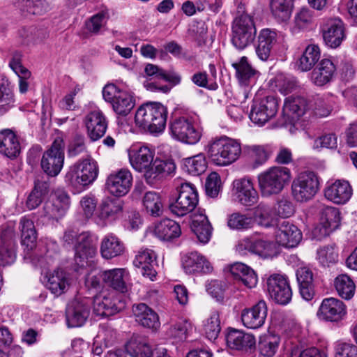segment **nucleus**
Instances as JSON below:
<instances>
[{"label": "nucleus", "mask_w": 357, "mask_h": 357, "mask_svg": "<svg viewBox=\"0 0 357 357\" xmlns=\"http://www.w3.org/2000/svg\"><path fill=\"white\" fill-rule=\"evenodd\" d=\"M205 150L211 162L220 167L228 166L235 162L242 153L241 143L227 136L211 139Z\"/></svg>", "instance_id": "1"}, {"label": "nucleus", "mask_w": 357, "mask_h": 357, "mask_svg": "<svg viewBox=\"0 0 357 357\" xmlns=\"http://www.w3.org/2000/svg\"><path fill=\"white\" fill-rule=\"evenodd\" d=\"M168 111L158 102H149L141 105L135 116L136 125L151 134L163 132L166 127Z\"/></svg>", "instance_id": "2"}, {"label": "nucleus", "mask_w": 357, "mask_h": 357, "mask_svg": "<svg viewBox=\"0 0 357 357\" xmlns=\"http://www.w3.org/2000/svg\"><path fill=\"white\" fill-rule=\"evenodd\" d=\"M97 162L90 155L81 158L69 167L65 177V183L75 189H81L92 184L98 176Z\"/></svg>", "instance_id": "3"}, {"label": "nucleus", "mask_w": 357, "mask_h": 357, "mask_svg": "<svg viewBox=\"0 0 357 357\" xmlns=\"http://www.w3.org/2000/svg\"><path fill=\"white\" fill-rule=\"evenodd\" d=\"M291 177L290 170L284 167H273L258 175V184L262 197L280 193Z\"/></svg>", "instance_id": "4"}, {"label": "nucleus", "mask_w": 357, "mask_h": 357, "mask_svg": "<svg viewBox=\"0 0 357 357\" xmlns=\"http://www.w3.org/2000/svg\"><path fill=\"white\" fill-rule=\"evenodd\" d=\"M177 196L169 201V209L175 215L183 217L194 211L198 204V192L190 183L182 182L176 187Z\"/></svg>", "instance_id": "5"}, {"label": "nucleus", "mask_w": 357, "mask_h": 357, "mask_svg": "<svg viewBox=\"0 0 357 357\" xmlns=\"http://www.w3.org/2000/svg\"><path fill=\"white\" fill-rule=\"evenodd\" d=\"M256 33L255 22L249 15L243 13L234 20L231 41L237 50H243L251 45L256 37Z\"/></svg>", "instance_id": "6"}, {"label": "nucleus", "mask_w": 357, "mask_h": 357, "mask_svg": "<svg viewBox=\"0 0 357 357\" xmlns=\"http://www.w3.org/2000/svg\"><path fill=\"white\" fill-rule=\"evenodd\" d=\"M64 142L56 137L50 147L44 152L40 167L43 172L50 177H56L61 172L64 164Z\"/></svg>", "instance_id": "7"}, {"label": "nucleus", "mask_w": 357, "mask_h": 357, "mask_svg": "<svg viewBox=\"0 0 357 357\" xmlns=\"http://www.w3.org/2000/svg\"><path fill=\"white\" fill-rule=\"evenodd\" d=\"M172 137L183 144L195 145L202 137V130L196 128L191 119L180 116L172 119L169 123Z\"/></svg>", "instance_id": "8"}, {"label": "nucleus", "mask_w": 357, "mask_h": 357, "mask_svg": "<svg viewBox=\"0 0 357 357\" xmlns=\"http://www.w3.org/2000/svg\"><path fill=\"white\" fill-rule=\"evenodd\" d=\"M102 96L105 101L112 104L113 110L119 116H127L135 105V99L130 93L119 89L114 84L104 86Z\"/></svg>", "instance_id": "9"}, {"label": "nucleus", "mask_w": 357, "mask_h": 357, "mask_svg": "<svg viewBox=\"0 0 357 357\" xmlns=\"http://www.w3.org/2000/svg\"><path fill=\"white\" fill-rule=\"evenodd\" d=\"M126 304L121 295L114 292H102L93 300V313L99 317L113 316L126 308Z\"/></svg>", "instance_id": "10"}, {"label": "nucleus", "mask_w": 357, "mask_h": 357, "mask_svg": "<svg viewBox=\"0 0 357 357\" xmlns=\"http://www.w3.org/2000/svg\"><path fill=\"white\" fill-rule=\"evenodd\" d=\"M319 185L318 177L314 172H302L292 182V195L298 202H307L317 194Z\"/></svg>", "instance_id": "11"}, {"label": "nucleus", "mask_w": 357, "mask_h": 357, "mask_svg": "<svg viewBox=\"0 0 357 357\" xmlns=\"http://www.w3.org/2000/svg\"><path fill=\"white\" fill-rule=\"evenodd\" d=\"M278 107V99L273 96L255 99L251 106L250 119L253 123L262 126L276 115Z\"/></svg>", "instance_id": "12"}, {"label": "nucleus", "mask_w": 357, "mask_h": 357, "mask_svg": "<svg viewBox=\"0 0 357 357\" xmlns=\"http://www.w3.org/2000/svg\"><path fill=\"white\" fill-rule=\"evenodd\" d=\"M267 290L271 298L280 305L288 304L292 297V291L287 279L281 275H271L266 281Z\"/></svg>", "instance_id": "13"}, {"label": "nucleus", "mask_w": 357, "mask_h": 357, "mask_svg": "<svg viewBox=\"0 0 357 357\" xmlns=\"http://www.w3.org/2000/svg\"><path fill=\"white\" fill-rule=\"evenodd\" d=\"M90 301L89 299H75L68 304L66 310V319L68 327L82 326L90 314Z\"/></svg>", "instance_id": "14"}, {"label": "nucleus", "mask_w": 357, "mask_h": 357, "mask_svg": "<svg viewBox=\"0 0 357 357\" xmlns=\"http://www.w3.org/2000/svg\"><path fill=\"white\" fill-rule=\"evenodd\" d=\"M340 223V213L337 208L332 206L324 207L321 210L320 224L313 230L314 238L318 240L328 236L337 229Z\"/></svg>", "instance_id": "15"}, {"label": "nucleus", "mask_w": 357, "mask_h": 357, "mask_svg": "<svg viewBox=\"0 0 357 357\" xmlns=\"http://www.w3.org/2000/svg\"><path fill=\"white\" fill-rule=\"evenodd\" d=\"M132 176L127 169L111 173L107 178L105 186L108 192L116 197L126 195L132 186Z\"/></svg>", "instance_id": "16"}, {"label": "nucleus", "mask_w": 357, "mask_h": 357, "mask_svg": "<svg viewBox=\"0 0 357 357\" xmlns=\"http://www.w3.org/2000/svg\"><path fill=\"white\" fill-rule=\"evenodd\" d=\"M233 195L235 199L245 206H252L259 199L257 191L250 178H241L233 181Z\"/></svg>", "instance_id": "17"}, {"label": "nucleus", "mask_w": 357, "mask_h": 357, "mask_svg": "<svg viewBox=\"0 0 357 357\" xmlns=\"http://www.w3.org/2000/svg\"><path fill=\"white\" fill-rule=\"evenodd\" d=\"M97 238L89 232L79 234L78 241L75 244V261L79 267L84 266L88 258L96 253Z\"/></svg>", "instance_id": "18"}, {"label": "nucleus", "mask_w": 357, "mask_h": 357, "mask_svg": "<svg viewBox=\"0 0 357 357\" xmlns=\"http://www.w3.org/2000/svg\"><path fill=\"white\" fill-rule=\"evenodd\" d=\"M84 121L87 135L91 141H97L105 135L108 121L102 111H91L85 116Z\"/></svg>", "instance_id": "19"}, {"label": "nucleus", "mask_w": 357, "mask_h": 357, "mask_svg": "<svg viewBox=\"0 0 357 357\" xmlns=\"http://www.w3.org/2000/svg\"><path fill=\"white\" fill-rule=\"evenodd\" d=\"M267 312L266 302L260 300L252 307L244 309L241 312L242 323L248 328H259L265 323Z\"/></svg>", "instance_id": "20"}, {"label": "nucleus", "mask_w": 357, "mask_h": 357, "mask_svg": "<svg viewBox=\"0 0 357 357\" xmlns=\"http://www.w3.org/2000/svg\"><path fill=\"white\" fill-rule=\"evenodd\" d=\"M156 254L151 249L139 250L133 261L135 266L140 269L143 276L153 281L157 275L158 264L156 261Z\"/></svg>", "instance_id": "21"}, {"label": "nucleus", "mask_w": 357, "mask_h": 357, "mask_svg": "<svg viewBox=\"0 0 357 357\" xmlns=\"http://www.w3.org/2000/svg\"><path fill=\"white\" fill-rule=\"evenodd\" d=\"M344 303L335 298H324L317 312V316L325 321H338L346 314Z\"/></svg>", "instance_id": "22"}, {"label": "nucleus", "mask_w": 357, "mask_h": 357, "mask_svg": "<svg viewBox=\"0 0 357 357\" xmlns=\"http://www.w3.org/2000/svg\"><path fill=\"white\" fill-rule=\"evenodd\" d=\"M302 239L300 229L288 221H282L275 231L276 242L286 248L296 247Z\"/></svg>", "instance_id": "23"}, {"label": "nucleus", "mask_w": 357, "mask_h": 357, "mask_svg": "<svg viewBox=\"0 0 357 357\" xmlns=\"http://www.w3.org/2000/svg\"><path fill=\"white\" fill-rule=\"evenodd\" d=\"M182 266L187 274H208L213 270L208 259L197 252H192L183 256Z\"/></svg>", "instance_id": "24"}, {"label": "nucleus", "mask_w": 357, "mask_h": 357, "mask_svg": "<svg viewBox=\"0 0 357 357\" xmlns=\"http://www.w3.org/2000/svg\"><path fill=\"white\" fill-rule=\"evenodd\" d=\"M336 72V66L328 59H321L310 73V80L318 86H322L331 82Z\"/></svg>", "instance_id": "25"}, {"label": "nucleus", "mask_w": 357, "mask_h": 357, "mask_svg": "<svg viewBox=\"0 0 357 357\" xmlns=\"http://www.w3.org/2000/svg\"><path fill=\"white\" fill-rule=\"evenodd\" d=\"M308 109L307 101L303 97H288L282 108V114L286 121L292 123L304 115Z\"/></svg>", "instance_id": "26"}, {"label": "nucleus", "mask_w": 357, "mask_h": 357, "mask_svg": "<svg viewBox=\"0 0 357 357\" xmlns=\"http://www.w3.org/2000/svg\"><path fill=\"white\" fill-rule=\"evenodd\" d=\"M132 312L135 321L144 327L156 330L160 326L158 314L144 303L134 305Z\"/></svg>", "instance_id": "27"}, {"label": "nucleus", "mask_w": 357, "mask_h": 357, "mask_svg": "<svg viewBox=\"0 0 357 357\" xmlns=\"http://www.w3.org/2000/svg\"><path fill=\"white\" fill-rule=\"evenodd\" d=\"M352 195V189L347 181H336L324 191L326 198L335 204H344L347 202Z\"/></svg>", "instance_id": "28"}, {"label": "nucleus", "mask_w": 357, "mask_h": 357, "mask_svg": "<svg viewBox=\"0 0 357 357\" xmlns=\"http://www.w3.org/2000/svg\"><path fill=\"white\" fill-rule=\"evenodd\" d=\"M21 146L18 137L10 129L0 131V153L13 159L19 155Z\"/></svg>", "instance_id": "29"}, {"label": "nucleus", "mask_w": 357, "mask_h": 357, "mask_svg": "<svg viewBox=\"0 0 357 357\" xmlns=\"http://www.w3.org/2000/svg\"><path fill=\"white\" fill-rule=\"evenodd\" d=\"M12 230L2 232L0 240V263L2 266L10 265L15 260V241Z\"/></svg>", "instance_id": "30"}, {"label": "nucleus", "mask_w": 357, "mask_h": 357, "mask_svg": "<svg viewBox=\"0 0 357 357\" xmlns=\"http://www.w3.org/2000/svg\"><path fill=\"white\" fill-rule=\"evenodd\" d=\"M276 40L277 33L275 31L269 29H264L259 32L255 47V52L259 59L268 60Z\"/></svg>", "instance_id": "31"}, {"label": "nucleus", "mask_w": 357, "mask_h": 357, "mask_svg": "<svg viewBox=\"0 0 357 357\" xmlns=\"http://www.w3.org/2000/svg\"><path fill=\"white\" fill-rule=\"evenodd\" d=\"M176 165L172 160L155 159L151 167L145 172V178L148 183L160 180L175 172Z\"/></svg>", "instance_id": "32"}, {"label": "nucleus", "mask_w": 357, "mask_h": 357, "mask_svg": "<svg viewBox=\"0 0 357 357\" xmlns=\"http://www.w3.org/2000/svg\"><path fill=\"white\" fill-rule=\"evenodd\" d=\"M123 202L119 199L107 197L98 206V217L104 221H113L122 213Z\"/></svg>", "instance_id": "33"}, {"label": "nucleus", "mask_w": 357, "mask_h": 357, "mask_svg": "<svg viewBox=\"0 0 357 357\" xmlns=\"http://www.w3.org/2000/svg\"><path fill=\"white\" fill-rule=\"evenodd\" d=\"M343 22L340 20L330 22L323 30V38L326 45L331 48H337L344 39Z\"/></svg>", "instance_id": "34"}, {"label": "nucleus", "mask_w": 357, "mask_h": 357, "mask_svg": "<svg viewBox=\"0 0 357 357\" xmlns=\"http://www.w3.org/2000/svg\"><path fill=\"white\" fill-rule=\"evenodd\" d=\"M129 160L132 167L138 172L149 169L153 160V154L146 146L133 148L129 152Z\"/></svg>", "instance_id": "35"}, {"label": "nucleus", "mask_w": 357, "mask_h": 357, "mask_svg": "<svg viewBox=\"0 0 357 357\" xmlns=\"http://www.w3.org/2000/svg\"><path fill=\"white\" fill-rule=\"evenodd\" d=\"M226 342L230 349L235 350L251 349L256 343L254 335L236 329H231L228 332Z\"/></svg>", "instance_id": "36"}, {"label": "nucleus", "mask_w": 357, "mask_h": 357, "mask_svg": "<svg viewBox=\"0 0 357 357\" xmlns=\"http://www.w3.org/2000/svg\"><path fill=\"white\" fill-rule=\"evenodd\" d=\"M238 246L264 258L273 257L275 254V245L272 242L261 239L252 241L245 238L239 243Z\"/></svg>", "instance_id": "37"}, {"label": "nucleus", "mask_w": 357, "mask_h": 357, "mask_svg": "<svg viewBox=\"0 0 357 357\" xmlns=\"http://www.w3.org/2000/svg\"><path fill=\"white\" fill-rule=\"evenodd\" d=\"M124 250L123 243L112 234L105 236L101 241L100 252L105 259H111L121 255Z\"/></svg>", "instance_id": "38"}, {"label": "nucleus", "mask_w": 357, "mask_h": 357, "mask_svg": "<svg viewBox=\"0 0 357 357\" xmlns=\"http://www.w3.org/2000/svg\"><path fill=\"white\" fill-rule=\"evenodd\" d=\"M296 275L302 298L311 301L314 295L312 271L305 266L300 267L296 270Z\"/></svg>", "instance_id": "39"}, {"label": "nucleus", "mask_w": 357, "mask_h": 357, "mask_svg": "<svg viewBox=\"0 0 357 357\" xmlns=\"http://www.w3.org/2000/svg\"><path fill=\"white\" fill-rule=\"evenodd\" d=\"M180 225L171 219H164L155 225L154 234L161 241H169L180 236Z\"/></svg>", "instance_id": "40"}, {"label": "nucleus", "mask_w": 357, "mask_h": 357, "mask_svg": "<svg viewBox=\"0 0 357 357\" xmlns=\"http://www.w3.org/2000/svg\"><path fill=\"white\" fill-rule=\"evenodd\" d=\"M231 66L235 69L236 76L241 85L248 86L256 79L258 72L248 63L246 56H242Z\"/></svg>", "instance_id": "41"}, {"label": "nucleus", "mask_w": 357, "mask_h": 357, "mask_svg": "<svg viewBox=\"0 0 357 357\" xmlns=\"http://www.w3.org/2000/svg\"><path fill=\"white\" fill-rule=\"evenodd\" d=\"M125 269L113 268L102 271V281L106 286L113 289L124 293L128 287L124 280Z\"/></svg>", "instance_id": "42"}, {"label": "nucleus", "mask_w": 357, "mask_h": 357, "mask_svg": "<svg viewBox=\"0 0 357 357\" xmlns=\"http://www.w3.org/2000/svg\"><path fill=\"white\" fill-rule=\"evenodd\" d=\"M191 227L201 243H206L209 241L212 233V227L206 215L194 214Z\"/></svg>", "instance_id": "43"}, {"label": "nucleus", "mask_w": 357, "mask_h": 357, "mask_svg": "<svg viewBox=\"0 0 357 357\" xmlns=\"http://www.w3.org/2000/svg\"><path fill=\"white\" fill-rule=\"evenodd\" d=\"M142 206L150 216L158 218L162 215L164 205L160 194L154 191L146 192L142 198Z\"/></svg>", "instance_id": "44"}, {"label": "nucleus", "mask_w": 357, "mask_h": 357, "mask_svg": "<svg viewBox=\"0 0 357 357\" xmlns=\"http://www.w3.org/2000/svg\"><path fill=\"white\" fill-rule=\"evenodd\" d=\"M269 6L273 17L280 22H287L294 8V0H269Z\"/></svg>", "instance_id": "45"}, {"label": "nucleus", "mask_w": 357, "mask_h": 357, "mask_svg": "<svg viewBox=\"0 0 357 357\" xmlns=\"http://www.w3.org/2000/svg\"><path fill=\"white\" fill-rule=\"evenodd\" d=\"M127 353L131 357H151L152 349L142 337L133 336L126 345Z\"/></svg>", "instance_id": "46"}, {"label": "nucleus", "mask_w": 357, "mask_h": 357, "mask_svg": "<svg viewBox=\"0 0 357 357\" xmlns=\"http://www.w3.org/2000/svg\"><path fill=\"white\" fill-rule=\"evenodd\" d=\"M320 59V50L317 45H310L300 57L298 68L303 72L311 70Z\"/></svg>", "instance_id": "47"}, {"label": "nucleus", "mask_w": 357, "mask_h": 357, "mask_svg": "<svg viewBox=\"0 0 357 357\" xmlns=\"http://www.w3.org/2000/svg\"><path fill=\"white\" fill-rule=\"evenodd\" d=\"M20 228L22 245H25L28 250H31L35 246L37 238L33 222L26 217H23L20 221Z\"/></svg>", "instance_id": "48"}, {"label": "nucleus", "mask_w": 357, "mask_h": 357, "mask_svg": "<svg viewBox=\"0 0 357 357\" xmlns=\"http://www.w3.org/2000/svg\"><path fill=\"white\" fill-rule=\"evenodd\" d=\"M50 190V185L47 182L38 181L35 182L33 190L29 195L26 200V206L29 210L37 208L47 195Z\"/></svg>", "instance_id": "49"}, {"label": "nucleus", "mask_w": 357, "mask_h": 357, "mask_svg": "<svg viewBox=\"0 0 357 357\" xmlns=\"http://www.w3.org/2000/svg\"><path fill=\"white\" fill-rule=\"evenodd\" d=\"M334 286L338 295L344 299H351L355 292V284L353 280L346 274L337 276L334 280Z\"/></svg>", "instance_id": "50"}, {"label": "nucleus", "mask_w": 357, "mask_h": 357, "mask_svg": "<svg viewBox=\"0 0 357 357\" xmlns=\"http://www.w3.org/2000/svg\"><path fill=\"white\" fill-rule=\"evenodd\" d=\"M254 218L258 224L264 227H271L274 225V208L265 203H260L255 208Z\"/></svg>", "instance_id": "51"}, {"label": "nucleus", "mask_w": 357, "mask_h": 357, "mask_svg": "<svg viewBox=\"0 0 357 357\" xmlns=\"http://www.w3.org/2000/svg\"><path fill=\"white\" fill-rule=\"evenodd\" d=\"M192 330V325L187 320H182L169 326L167 335L176 342H183Z\"/></svg>", "instance_id": "52"}, {"label": "nucleus", "mask_w": 357, "mask_h": 357, "mask_svg": "<svg viewBox=\"0 0 357 357\" xmlns=\"http://www.w3.org/2000/svg\"><path fill=\"white\" fill-rule=\"evenodd\" d=\"M280 338L278 335L268 333L261 336L258 344L260 354L266 357H273L278 348Z\"/></svg>", "instance_id": "53"}, {"label": "nucleus", "mask_w": 357, "mask_h": 357, "mask_svg": "<svg viewBox=\"0 0 357 357\" xmlns=\"http://www.w3.org/2000/svg\"><path fill=\"white\" fill-rule=\"evenodd\" d=\"M68 285L65 273L62 270H56L47 276L46 286L54 294H61Z\"/></svg>", "instance_id": "54"}, {"label": "nucleus", "mask_w": 357, "mask_h": 357, "mask_svg": "<svg viewBox=\"0 0 357 357\" xmlns=\"http://www.w3.org/2000/svg\"><path fill=\"white\" fill-rule=\"evenodd\" d=\"M253 218L245 214L236 212L228 216L227 225L231 229L245 230L253 227Z\"/></svg>", "instance_id": "55"}, {"label": "nucleus", "mask_w": 357, "mask_h": 357, "mask_svg": "<svg viewBox=\"0 0 357 357\" xmlns=\"http://www.w3.org/2000/svg\"><path fill=\"white\" fill-rule=\"evenodd\" d=\"M66 207L62 205L60 201H47L43 208L42 216L48 220H58L66 213Z\"/></svg>", "instance_id": "56"}, {"label": "nucleus", "mask_w": 357, "mask_h": 357, "mask_svg": "<svg viewBox=\"0 0 357 357\" xmlns=\"http://www.w3.org/2000/svg\"><path fill=\"white\" fill-rule=\"evenodd\" d=\"M184 165L188 173L193 176L201 174L206 168V159L202 153L186 158Z\"/></svg>", "instance_id": "57"}, {"label": "nucleus", "mask_w": 357, "mask_h": 357, "mask_svg": "<svg viewBox=\"0 0 357 357\" xmlns=\"http://www.w3.org/2000/svg\"><path fill=\"white\" fill-rule=\"evenodd\" d=\"M271 84L282 94L286 95L292 92L297 86L296 81L290 77H287L283 73H278L271 80Z\"/></svg>", "instance_id": "58"}, {"label": "nucleus", "mask_w": 357, "mask_h": 357, "mask_svg": "<svg viewBox=\"0 0 357 357\" xmlns=\"http://www.w3.org/2000/svg\"><path fill=\"white\" fill-rule=\"evenodd\" d=\"M14 3L17 4V2L15 1ZM17 6L23 13L32 15H42L49 8L47 0H26L22 6L18 3Z\"/></svg>", "instance_id": "59"}, {"label": "nucleus", "mask_w": 357, "mask_h": 357, "mask_svg": "<svg viewBox=\"0 0 357 357\" xmlns=\"http://www.w3.org/2000/svg\"><path fill=\"white\" fill-rule=\"evenodd\" d=\"M221 331L219 313L214 311L206 319L204 324V331L206 337L210 340H215Z\"/></svg>", "instance_id": "60"}, {"label": "nucleus", "mask_w": 357, "mask_h": 357, "mask_svg": "<svg viewBox=\"0 0 357 357\" xmlns=\"http://www.w3.org/2000/svg\"><path fill=\"white\" fill-rule=\"evenodd\" d=\"M109 18L107 11H101L93 15L86 22V27L87 30L93 33H98L100 29L105 25L107 20Z\"/></svg>", "instance_id": "61"}, {"label": "nucleus", "mask_w": 357, "mask_h": 357, "mask_svg": "<svg viewBox=\"0 0 357 357\" xmlns=\"http://www.w3.org/2000/svg\"><path fill=\"white\" fill-rule=\"evenodd\" d=\"M338 255L334 246H324L317 250V259L324 266H328L337 260Z\"/></svg>", "instance_id": "62"}, {"label": "nucleus", "mask_w": 357, "mask_h": 357, "mask_svg": "<svg viewBox=\"0 0 357 357\" xmlns=\"http://www.w3.org/2000/svg\"><path fill=\"white\" fill-rule=\"evenodd\" d=\"M192 82L196 86L209 90H216L218 87L215 81L211 82L208 74L205 71H198L191 77Z\"/></svg>", "instance_id": "63"}, {"label": "nucleus", "mask_w": 357, "mask_h": 357, "mask_svg": "<svg viewBox=\"0 0 357 357\" xmlns=\"http://www.w3.org/2000/svg\"><path fill=\"white\" fill-rule=\"evenodd\" d=\"M335 357H357V344L337 342L335 345Z\"/></svg>", "instance_id": "64"}]
</instances>
